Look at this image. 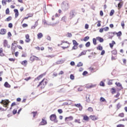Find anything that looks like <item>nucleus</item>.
<instances>
[{"label":"nucleus","mask_w":127,"mask_h":127,"mask_svg":"<svg viewBox=\"0 0 127 127\" xmlns=\"http://www.w3.org/2000/svg\"><path fill=\"white\" fill-rule=\"evenodd\" d=\"M0 33L1 34V35H4V34H6V29H1Z\"/></svg>","instance_id":"18"},{"label":"nucleus","mask_w":127,"mask_h":127,"mask_svg":"<svg viewBox=\"0 0 127 127\" xmlns=\"http://www.w3.org/2000/svg\"><path fill=\"white\" fill-rule=\"evenodd\" d=\"M25 41L26 43H29L30 41H31V39H30V36H29V34H26L25 36Z\"/></svg>","instance_id":"9"},{"label":"nucleus","mask_w":127,"mask_h":127,"mask_svg":"<svg viewBox=\"0 0 127 127\" xmlns=\"http://www.w3.org/2000/svg\"><path fill=\"white\" fill-rule=\"evenodd\" d=\"M114 13H115V10L114 9L111 10L110 13V16H112L114 14Z\"/></svg>","instance_id":"42"},{"label":"nucleus","mask_w":127,"mask_h":127,"mask_svg":"<svg viewBox=\"0 0 127 127\" xmlns=\"http://www.w3.org/2000/svg\"><path fill=\"white\" fill-rule=\"evenodd\" d=\"M72 43L73 45V46L72 48V50H76V49H78V45H79V44L77 41L75 40H72Z\"/></svg>","instance_id":"5"},{"label":"nucleus","mask_w":127,"mask_h":127,"mask_svg":"<svg viewBox=\"0 0 127 127\" xmlns=\"http://www.w3.org/2000/svg\"><path fill=\"white\" fill-rule=\"evenodd\" d=\"M117 127H125V125L122 124H119L117 126Z\"/></svg>","instance_id":"64"},{"label":"nucleus","mask_w":127,"mask_h":127,"mask_svg":"<svg viewBox=\"0 0 127 127\" xmlns=\"http://www.w3.org/2000/svg\"><path fill=\"white\" fill-rule=\"evenodd\" d=\"M46 57L48 58H53L54 57H55V55H48Z\"/></svg>","instance_id":"45"},{"label":"nucleus","mask_w":127,"mask_h":127,"mask_svg":"<svg viewBox=\"0 0 127 127\" xmlns=\"http://www.w3.org/2000/svg\"><path fill=\"white\" fill-rule=\"evenodd\" d=\"M97 50H99L100 51H102L103 50V47L101 45H99L97 48Z\"/></svg>","instance_id":"23"},{"label":"nucleus","mask_w":127,"mask_h":127,"mask_svg":"<svg viewBox=\"0 0 127 127\" xmlns=\"http://www.w3.org/2000/svg\"><path fill=\"white\" fill-rule=\"evenodd\" d=\"M73 118L72 116H69L68 117H65L64 121L65 122H70V121H73Z\"/></svg>","instance_id":"16"},{"label":"nucleus","mask_w":127,"mask_h":127,"mask_svg":"<svg viewBox=\"0 0 127 127\" xmlns=\"http://www.w3.org/2000/svg\"><path fill=\"white\" fill-rule=\"evenodd\" d=\"M117 87H120L122 89H123V86L122 85V84L120 82H116L115 83Z\"/></svg>","instance_id":"30"},{"label":"nucleus","mask_w":127,"mask_h":127,"mask_svg":"<svg viewBox=\"0 0 127 127\" xmlns=\"http://www.w3.org/2000/svg\"><path fill=\"white\" fill-rule=\"evenodd\" d=\"M30 61H31L32 62H34V61H40V59H39V58L35 56H31V57L30 58Z\"/></svg>","instance_id":"7"},{"label":"nucleus","mask_w":127,"mask_h":127,"mask_svg":"<svg viewBox=\"0 0 127 127\" xmlns=\"http://www.w3.org/2000/svg\"><path fill=\"white\" fill-rule=\"evenodd\" d=\"M27 56V55L25 53H23L21 55V57H23L24 58H25V57H26Z\"/></svg>","instance_id":"58"},{"label":"nucleus","mask_w":127,"mask_h":127,"mask_svg":"<svg viewBox=\"0 0 127 127\" xmlns=\"http://www.w3.org/2000/svg\"><path fill=\"white\" fill-rule=\"evenodd\" d=\"M86 52H87V51H83V52H82L79 55V57H80V56H82V55H86Z\"/></svg>","instance_id":"34"},{"label":"nucleus","mask_w":127,"mask_h":127,"mask_svg":"<svg viewBox=\"0 0 127 127\" xmlns=\"http://www.w3.org/2000/svg\"><path fill=\"white\" fill-rule=\"evenodd\" d=\"M93 43L94 45H97V38H93L92 39Z\"/></svg>","instance_id":"33"},{"label":"nucleus","mask_w":127,"mask_h":127,"mask_svg":"<svg viewBox=\"0 0 127 127\" xmlns=\"http://www.w3.org/2000/svg\"><path fill=\"white\" fill-rule=\"evenodd\" d=\"M80 119H75L74 120V123H77V124H81V122H80Z\"/></svg>","instance_id":"47"},{"label":"nucleus","mask_w":127,"mask_h":127,"mask_svg":"<svg viewBox=\"0 0 127 127\" xmlns=\"http://www.w3.org/2000/svg\"><path fill=\"white\" fill-rule=\"evenodd\" d=\"M123 4H124V1H123V0H120V2L118 4V7L119 10H120V9L122 8Z\"/></svg>","instance_id":"13"},{"label":"nucleus","mask_w":127,"mask_h":127,"mask_svg":"<svg viewBox=\"0 0 127 127\" xmlns=\"http://www.w3.org/2000/svg\"><path fill=\"white\" fill-rule=\"evenodd\" d=\"M17 47L18 48V49H20V50H23V48H22V47H21L20 45H17Z\"/></svg>","instance_id":"52"},{"label":"nucleus","mask_w":127,"mask_h":127,"mask_svg":"<svg viewBox=\"0 0 127 127\" xmlns=\"http://www.w3.org/2000/svg\"><path fill=\"white\" fill-rule=\"evenodd\" d=\"M3 45L4 47H7V48H9L10 47V46L8 45V42H7V40H4Z\"/></svg>","instance_id":"12"},{"label":"nucleus","mask_w":127,"mask_h":127,"mask_svg":"<svg viewBox=\"0 0 127 127\" xmlns=\"http://www.w3.org/2000/svg\"><path fill=\"white\" fill-rule=\"evenodd\" d=\"M38 82H34L33 86L34 87H36V88H39L40 87L41 90L45 88L46 85L48 84V79L46 78H44L42 81H41L38 84Z\"/></svg>","instance_id":"1"},{"label":"nucleus","mask_w":127,"mask_h":127,"mask_svg":"<svg viewBox=\"0 0 127 127\" xmlns=\"http://www.w3.org/2000/svg\"><path fill=\"white\" fill-rule=\"evenodd\" d=\"M114 34H116L117 36L118 37H119L120 36H122V32L119 31V32H118V33L115 32L114 33Z\"/></svg>","instance_id":"27"},{"label":"nucleus","mask_w":127,"mask_h":127,"mask_svg":"<svg viewBox=\"0 0 127 127\" xmlns=\"http://www.w3.org/2000/svg\"><path fill=\"white\" fill-rule=\"evenodd\" d=\"M0 56H4V54L3 53V49H2V48H0Z\"/></svg>","instance_id":"25"},{"label":"nucleus","mask_w":127,"mask_h":127,"mask_svg":"<svg viewBox=\"0 0 127 127\" xmlns=\"http://www.w3.org/2000/svg\"><path fill=\"white\" fill-rule=\"evenodd\" d=\"M111 52H112V55H117V54H118V52L117 51V50H114Z\"/></svg>","instance_id":"32"},{"label":"nucleus","mask_w":127,"mask_h":127,"mask_svg":"<svg viewBox=\"0 0 127 127\" xmlns=\"http://www.w3.org/2000/svg\"><path fill=\"white\" fill-rule=\"evenodd\" d=\"M89 39H90V37L89 36H86L83 39V41H88Z\"/></svg>","instance_id":"39"},{"label":"nucleus","mask_w":127,"mask_h":127,"mask_svg":"<svg viewBox=\"0 0 127 127\" xmlns=\"http://www.w3.org/2000/svg\"><path fill=\"white\" fill-rule=\"evenodd\" d=\"M116 44V42L114 41H112V43H110L109 45L110 46V48L113 49V48L114 47V45Z\"/></svg>","instance_id":"24"},{"label":"nucleus","mask_w":127,"mask_h":127,"mask_svg":"<svg viewBox=\"0 0 127 127\" xmlns=\"http://www.w3.org/2000/svg\"><path fill=\"white\" fill-rule=\"evenodd\" d=\"M90 46H91V43H90V42H87L85 44L86 47H90Z\"/></svg>","instance_id":"41"},{"label":"nucleus","mask_w":127,"mask_h":127,"mask_svg":"<svg viewBox=\"0 0 127 127\" xmlns=\"http://www.w3.org/2000/svg\"><path fill=\"white\" fill-rule=\"evenodd\" d=\"M70 79H71V80H74V79H75V76H74V75L70 74Z\"/></svg>","instance_id":"50"},{"label":"nucleus","mask_w":127,"mask_h":127,"mask_svg":"<svg viewBox=\"0 0 127 127\" xmlns=\"http://www.w3.org/2000/svg\"><path fill=\"white\" fill-rule=\"evenodd\" d=\"M75 15H76V12L74 10H70L69 12V17L70 19H72L73 17H74Z\"/></svg>","instance_id":"8"},{"label":"nucleus","mask_w":127,"mask_h":127,"mask_svg":"<svg viewBox=\"0 0 127 127\" xmlns=\"http://www.w3.org/2000/svg\"><path fill=\"white\" fill-rule=\"evenodd\" d=\"M11 19H12V17L9 16L7 18H6L5 19V21H7V22L10 21V20H11Z\"/></svg>","instance_id":"29"},{"label":"nucleus","mask_w":127,"mask_h":127,"mask_svg":"<svg viewBox=\"0 0 127 127\" xmlns=\"http://www.w3.org/2000/svg\"><path fill=\"white\" fill-rule=\"evenodd\" d=\"M100 86H101V87H105V82L101 81L100 83Z\"/></svg>","instance_id":"44"},{"label":"nucleus","mask_w":127,"mask_h":127,"mask_svg":"<svg viewBox=\"0 0 127 127\" xmlns=\"http://www.w3.org/2000/svg\"><path fill=\"white\" fill-rule=\"evenodd\" d=\"M122 107V105H121L120 103H118L117 105V108L118 109V110H119V109H120V108Z\"/></svg>","instance_id":"43"},{"label":"nucleus","mask_w":127,"mask_h":127,"mask_svg":"<svg viewBox=\"0 0 127 127\" xmlns=\"http://www.w3.org/2000/svg\"><path fill=\"white\" fill-rule=\"evenodd\" d=\"M96 84H87L86 85V89H92V88H95L96 87Z\"/></svg>","instance_id":"11"},{"label":"nucleus","mask_w":127,"mask_h":127,"mask_svg":"<svg viewBox=\"0 0 127 127\" xmlns=\"http://www.w3.org/2000/svg\"><path fill=\"white\" fill-rule=\"evenodd\" d=\"M118 117H120V118H124V117H125V113H122L119 114Z\"/></svg>","instance_id":"40"},{"label":"nucleus","mask_w":127,"mask_h":127,"mask_svg":"<svg viewBox=\"0 0 127 127\" xmlns=\"http://www.w3.org/2000/svg\"><path fill=\"white\" fill-rule=\"evenodd\" d=\"M31 114H33V118H35L36 115H37V111L36 112H32Z\"/></svg>","instance_id":"37"},{"label":"nucleus","mask_w":127,"mask_h":127,"mask_svg":"<svg viewBox=\"0 0 127 127\" xmlns=\"http://www.w3.org/2000/svg\"><path fill=\"white\" fill-rule=\"evenodd\" d=\"M87 111H88V112H93V108L92 107H89Z\"/></svg>","instance_id":"56"},{"label":"nucleus","mask_w":127,"mask_h":127,"mask_svg":"<svg viewBox=\"0 0 127 127\" xmlns=\"http://www.w3.org/2000/svg\"><path fill=\"white\" fill-rule=\"evenodd\" d=\"M83 66V63L82 62H79L77 64V67H82Z\"/></svg>","instance_id":"38"},{"label":"nucleus","mask_w":127,"mask_h":127,"mask_svg":"<svg viewBox=\"0 0 127 127\" xmlns=\"http://www.w3.org/2000/svg\"><path fill=\"white\" fill-rule=\"evenodd\" d=\"M21 65H23V66H25V67H26V66L27 65V61H23L21 62Z\"/></svg>","instance_id":"21"},{"label":"nucleus","mask_w":127,"mask_h":127,"mask_svg":"<svg viewBox=\"0 0 127 127\" xmlns=\"http://www.w3.org/2000/svg\"><path fill=\"white\" fill-rule=\"evenodd\" d=\"M111 94H112L113 95H114V94H116V88H112L111 89Z\"/></svg>","instance_id":"28"},{"label":"nucleus","mask_w":127,"mask_h":127,"mask_svg":"<svg viewBox=\"0 0 127 127\" xmlns=\"http://www.w3.org/2000/svg\"><path fill=\"white\" fill-rule=\"evenodd\" d=\"M45 75H46V73H42L41 75H39L37 78L36 79L38 80V81H39V80H41V79H42L43 77H44V76H45Z\"/></svg>","instance_id":"17"},{"label":"nucleus","mask_w":127,"mask_h":127,"mask_svg":"<svg viewBox=\"0 0 127 127\" xmlns=\"http://www.w3.org/2000/svg\"><path fill=\"white\" fill-rule=\"evenodd\" d=\"M83 121H89V117H88L86 115L84 116H83Z\"/></svg>","instance_id":"35"},{"label":"nucleus","mask_w":127,"mask_h":127,"mask_svg":"<svg viewBox=\"0 0 127 127\" xmlns=\"http://www.w3.org/2000/svg\"><path fill=\"white\" fill-rule=\"evenodd\" d=\"M90 119L92 120V121H97L99 118L95 115H91L89 116Z\"/></svg>","instance_id":"14"},{"label":"nucleus","mask_w":127,"mask_h":127,"mask_svg":"<svg viewBox=\"0 0 127 127\" xmlns=\"http://www.w3.org/2000/svg\"><path fill=\"white\" fill-rule=\"evenodd\" d=\"M96 40L99 41L101 43H102V42H104V39L101 37H97Z\"/></svg>","instance_id":"20"},{"label":"nucleus","mask_w":127,"mask_h":127,"mask_svg":"<svg viewBox=\"0 0 127 127\" xmlns=\"http://www.w3.org/2000/svg\"><path fill=\"white\" fill-rule=\"evenodd\" d=\"M14 12H15V16L16 18L19 15V13L18 12V10L17 9H14Z\"/></svg>","instance_id":"19"},{"label":"nucleus","mask_w":127,"mask_h":127,"mask_svg":"<svg viewBox=\"0 0 127 127\" xmlns=\"http://www.w3.org/2000/svg\"><path fill=\"white\" fill-rule=\"evenodd\" d=\"M4 86L5 88H10V85L8 84V82H5L4 84Z\"/></svg>","instance_id":"26"},{"label":"nucleus","mask_w":127,"mask_h":127,"mask_svg":"<svg viewBox=\"0 0 127 127\" xmlns=\"http://www.w3.org/2000/svg\"><path fill=\"white\" fill-rule=\"evenodd\" d=\"M113 81H114V80L113 79L109 80L108 83V85H109V86H111V85H113Z\"/></svg>","instance_id":"36"},{"label":"nucleus","mask_w":127,"mask_h":127,"mask_svg":"<svg viewBox=\"0 0 127 127\" xmlns=\"http://www.w3.org/2000/svg\"><path fill=\"white\" fill-rule=\"evenodd\" d=\"M109 29V27H105L103 28V30H104V31H108Z\"/></svg>","instance_id":"53"},{"label":"nucleus","mask_w":127,"mask_h":127,"mask_svg":"<svg viewBox=\"0 0 127 127\" xmlns=\"http://www.w3.org/2000/svg\"><path fill=\"white\" fill-rule=\"evenodd\" d=\"M61 45H62V48L64 50H65L67 48L70 47V43L67 41H62Z\"/></svg>","instance_id":"2"},{"label":"nucleus","mask_w":127,"mask_h":127,"mask_svg":"<svg viewBox=\"0 0 127 127\" xmlns=\"http://www.w3.org/2000/svg\"><path fill=\"white\" fill-rule=\"evenodd\" d=\"M120 96H121V94L119 93V92H117V94L114 96V97L115 98H119V97H120Z\"/></svg>","instance_id":"46"},{"label":"nucleus","mask_w":127,"mask_h":127,"mask_svg":"<svg viewBox=\"0 0 127 127\" xmlns=\"http://www.w3.org/2000/svg\"><path fill=\"white\" fill-rule=\"evenodd\" d=\"M0 104H1V105H2L4 108H6L7 109H8L9 101L7 99L2 100L0 102Z\"/></svg>","instance_id":"4"},{"label":"nucleus","mask_w":127,"mask_h":127,"mask_svg":"<svg viewBox=\"0 0 127 127\" xmlns=\"http://www.w3.org/2000/svg\"><path fill=\"white\" fill-rule=\"evenodd\" d=\"M5 14H9V9L8 8H7L6 10H5Z\"/></svg>","instance_id":"49"},{"label":"nucleus","mask_w":127,"mask_h":127,"mask_svg":"<svg viewBox=\"0 0 127 127\" xmlns=\"http://www.w3.org/2000/svg\"><path fill=\"white\" fill-rule=\"evenodd\" d=\"M16 113H17V110H15V109H14V110L12 111L13 115H15V114H16Z\"/></svg>","instance_id":"60"},{"label":"nucleus","mask_w":127,"mask_h":127,"mask_svg":"<svg viewBox=\"0 0 127 127\" xmlns=\"http://www.w3.org/2000/svg\"><path fill=\"white\" fill-rule=\"evenodd\" d=\"M47 125V121L45 119V118H44L42 119V121L40 122L39 126H45Z\"/></svg>","instance_id":"10"},{"label":"nucleus","mask_w":127,"mask_h":127,"mask_svg":"<svg viewBox=\"0 0 127 127\" xmlns=\"http://www.w3.org/2000/svg\"><path fill=\"white\" fill-rule=\"evenodd\" d=\"M27 26H28L27 24L24 23L22 24V27H23V28H24V27H27Z\"/></svg>","instance_id":"57"},{"label":"nucleus","mask_w":127,"mask_h":127,"mask_svg":"<svg viewBox=\"0 0 127 127\" xmlns=\"http://www.w3.org/2000/svg\"><path fill=\"white\" fill-rule=\"evenodd\" d=\"M58 112L60 114H62V113H63V110H62V109H58Z\"/></svg>","instance_id":"63"},{"label":"nucleus","mask_w":127,"mask_h":127,"mask_svg":"<svg viewBox=\"0 0 127 127\" xmlns=\"http://www.w3.org/2000/svg\"><path fill=\"white\" fill-rule=\"evenodd\" d=\"M100 102H101V103H103V102H107V101L106 100V99H105L104 97H101L100 98Z\"/></svg>","instance_id":"31"},{"label":"nucleus","mask_w":127,"mask_h":127,"mask_svg":"<svg viewBox=\"0 0 127 127\" xmlns=\"http://www.w3.org/2000/svg\"><path fill=\"white\" fill-rule=\"evenodd\" d=\"M43 37V34L42 33H39L37 34V38L38 39H41V38H42Z\"/></svg>","instance_id":"22"},{"label":"nucleus","mask_w":127,"mask_h":127,"mask_svg":"<svg viewBox=\"0 0 127 127\" xmlns=\"http://www.w3.org/2000/svg\"><path fill=\"white\" fill-rule=\"evenodd\" d=\"M50 120H51L52 122L56 123L57 122V116H56L55 114H52L50 116Z\"/></svg>","instance_id":"6"},{"label":"nucleus","mask_w":127,"mask_h":127,"mask_svg":"<svg viewBox=\"0 0 127 127\" xmlns=\"http://www.w3.org/2000/svg\"><path fill=\"white\" fill-rule=\"evenodd\" d=\"M8 60L9 61H10L11 62H14L15 61V59L10 58V59H8Z\"/></svg>","instance_id":"51"},{"label":"nucleus","mask_w":127,"mask_h":127,"mask_svg":"<svg viewBox=\"0 0 127 127\" xmlns=\"http://www.w3.org/2000/svg\"><path fill=\"white\" fill-rule=\"evenodd\" d=\"M67 37H72V34L67 33L66 34Z\"/></svg>","instance_id":"55"},{"label":"nucleus","mask_w":127,"mask_h":127,"mask_svg":"<svg viewBox=\"0 0 127 127\" xmlns=\"http://www.w3.org/2000/svg\"><path fill=\"white\" fill-rule=\"evenodd\" d=\"M17 43H18V42H17V41H14L13 43H12V44H11V50H13V52H14V51H15V49H13V46H14V45L17 44Z\"/></svg>","instance_id":"15"},{"label":"nucleus","mask_w":127,"mask_h":127,"mask_svg":"<svg viewBox=\"0 0 127 127\" xmlns=\"http://www.w3.org/2000/svg\"><path fill=\"white\" fill-rule=\"evenodd\" d=\"M121 26H122L123 29H125V21H122L121 22Z\"/></svg>","instance_id":"48"},{"label":"nucleus","mask_w":127,"mask_h":127,"mask_svg":"<svg viewBox=\"0 0 127 127\" xmlns=\"http://www.w3.org/2000/svg\"><path fill=\"white\" fill-rule=\"evenodd\" d=\"M75 107H77V108H79L81 107V104H74Z\"/></svg>","instance_id":"61"},{"label":"nucleus","mask_w":127,"mask_h":127,"mask_svg":"<svg viewBox=\"0 0 127 127\" xmlns=\"http://www.w3.org/2000/svg\"><path fill=\"white\" fill-rule=\"evenodd\" d=\"M70 6L69 3L67 1H64L62 3V8L63 10H68Z\"/></svg>","instance_id":"3"},{"label":"nucleus","mask_w":127,"mask_h":127,"mask_svg":"<svg viewBox=\"0 0 127 127\" xmlns=\"http://www.w3.org/2000/svg\"><path fill=\"white\" fill-rule=\"evenodd\" d=\"M31 77L30 76L29 77L25 78L24 80H25V81H29V80H31Z\"/></svg>","instance_id":"59"},{"label":"nucleus","mask_w":127,"mask_h":127,"mask_svg":"<svg viewBox=\"0 0 127 127\" xmlns=\"http://www.w3.org/2000/svg\"><path fill=\"white\" fill-rule=\"evenodd\" d=\"M87 74H88V72H87V71H84L82 73L83 76H86V75H87Z\"/></svg>","instance_id":"62"},{"label":"nucleus","mask_w":127,"mask_h":127,"mask_svg":"<svg viewBox=\"0 0 127 127\" xmlns=\"http://www.w3.org/2000/svg\"><path fill=\"white\" fill-rule=\"evenodd\" d=\"M101 21H100V20L97 21V23H97V26H98V27H100V26H101Z\"/></svg>","instance_id":"54"}]
</instances>
